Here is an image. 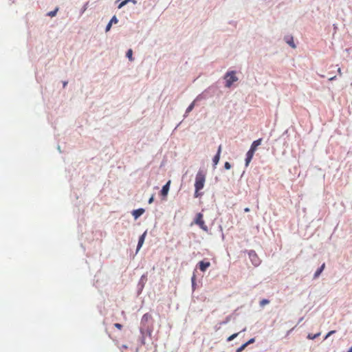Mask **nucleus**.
Wrapping results in <instances>:
<instances>
[{
    "label": "nucleus",
    "mask_w": 352,
    "mask_h": 352,
    "mask_svg": "<svg viewBox=\"0 0 352 352\" xmlns=\"http://www.w3.org/2000/svg\"><path fill=\"white\" fill-rule=\"evenodd\" d=\"M170 185V181L169 180L163 187L161 190V194L162 196L166 197L168 195L169 188Z\"/></svg>",
    "instance_id": "7"
},
{
    "label": "nucleus",
    "mask_w": 352,
    "mask_h": 352,
    "mask_svg": "<svg viewBox=\"0 0 352 352\" xmlns=\"http://www.w3.org/2000/svg\"><path fill=\"white\" fill-rule=\"evenodd\" d=\"M109 22L111 23H117L118 22V20L116 16H113Z\"/></svg>",
    "instance_id": "22"
},
{
    "label": "nucleus",
    "mask_w": 352,
    "mask_h": 352,
    "mask_svg": "<svg viewBox=\"0 0 352 352\" xmlns=\"http://www.w3.org/2000/svg\"><path fill=\"white\" fill-rule=\"evenodd\" d=\"M254 154V151L249 150L246 153L245 165L248 166L251 162Z\"/></svg>",
    "instance_id": "8"
},
{
    "label": "nucleus",
    "mask_w": 352,
    "mask_h": 352,
    "mask_svg": "<svg viewBox=\"0 0 352 352\" xmlns=\"http://www.w3.org/2000/svg\"><path fill=\"white\" fill-rule=\"evenodd\" d=\"M144 212V209L139 208L137 210H134L132 212V214L135 219L139 218L143 213Z\"/></svg>",
    "instance_id": "9"
},
{
    "label": "nucleus",
    "mask_w": 352,
    "mask_h": 352,
    "mask_svg": "<svg viewBox=\"0 0 352 352\" xmlns=\"http://www.w3.org/2000/svg\"><path fill=\"white\" fill-rule=\"evenodd\" d=\"M126 56L129 59L130 61L133 60V50L131 49H129L126 52Z\"/></svg>",
    "instance_id": "14"
},
{
    "label": "nucleus",
    "mask_w": 352,
    "mask_h": 352,
    "mask_svg": "<svg viewBox=\"0 0 352 352\" xmlns=\"http://www.w3.org/2000/svg\"><path fill=\"white\" fill-rule=\"evenodd\" d=\"M154 200V197L152 195L150 199H148V204H152Z\"/></svg>",
    "instance_id": "28"
},
{
    "label": "nucleus",
    "mask_w": 352,
    "mask_h": 352,
    "mask_svg": "<svg viewBox=\"0 0 352 352\" xmlns=\"http://www.w3.org/2000/svg\"><path fill=\"white\" fill-rule=\"evenodd\" d=\"M198 265L199 270L204 272L210 266V263L209 261H201Z\"/></svg>",
    "instance_id": "4"
},
{
    "label": "nucleus",
    "mask_w": 352,
    "mask_h": 352,
    "mask_svg": "<svg viewBox=\"0 0 352 352\" xmlns=\"http://www.w3.org/2000/svg\"><path fill=\"white\" fill-rule=\"evenodd\" d=\"M67 82H63V87H65L67 85Z\"/></svg>",
    "instance_id": "33"
},
{
    "label": "nucleus",
    "mask_w": 352,
    "mask_h": 352,
    "mask_svg": "<svg viewBox=\"0 0 352 352\" xmlns=\"http://www.w3.org/2000/svg\"><path fill=\"white\" fill-rule=\"evenodd\" d=\"M224 167L226 169L229 170L231 168V165L229 162H226L224 164Z\"/></svg>",
    "instance_id": "24"
},
{
    "label": "nucleus",
    "mask_w": 352,
    "mask_h": 352,
    "mask_svg": "<svg viewBox=\"0 0 352 352\" xmlns=\"http://www.w3.org/2000/svg\"><path fill=\"white\" fill-rule=\"evenodd\" d=\"M221 152V145H219V146L218 148V150H217V153L214 155V157H213V160H212L213 164H214V166H216V165L219 162Z\"/></svg>",
    "instance_id": "5"
},
{
    "label": "nucleus",
    "mask_w": 352,
    "mask_h": 352,
    "mask_svg": "<svg viewBox=\"0 0 352 352\" xmlns=\"http://www.w3.org/2000/svg\"><path fill=\"white\" fill-rule=\"evenodd\" d=\"M239 333H234V334L231 335L230 336H229L227 338V341L228 342H230V341L233 340L234 339H235L239 336Z\"/></svg>",
    "instance_id": "17"
},
{
    "label": "nucleus",
    "mask_w": 352,
    "mask_h": 352,
    "mask_svg": "<svg viewBox=\"0 0 352 352\" xmlns=\"http://www.w3.org/2000/svg\"><path fill=\"white\" fill-rule=\"evenodd\" d=\"M151 319V315L146 313L145 314H144V316H142V322H146L148 321V320Z\"/></svg>",
    "instance_id": "15"
},
{
    "label": "nucleus",
    "mask_w": 352,
    "mask_h": 352,
    "mask_svg": "<svg viewBox=\"0 0 352 352\" xmlns=\"http://www.w3.org/2000/svg\"><path fill=\"white\" fill-rule=\"evenodd\" d=\"M206 182V173L204 170H199L195 177V197H198L201 195V193H199V190H201L204 186Z\"/></svg>",
    "instance_id": "1"
},
{
    "label": "nucleus",
    "mask_w": 352,
    "mask_h": 352,
    "mask_svg": "<svg viewBox=\"0 0 352 352\" xmlns=\"http://www.w3.org/2000/svg\"><path fill=\"white\" fill-rule=\"evenodd\" d=\"M261 142H262V139L261 138H259L255 141H254L251 145V147L250 148V150L251 151H256L257 147L261 145Z\"/></svg>",
    "instance_id": "10"
},
{
    "label": "nucleus",
    "mask_w": 352,
    "mask_h": 352,
    "mask_svg": "<svg viewBox=\"0 0 352 352\" xmlns=\"http://www.w3.org/2000/svg\"><path fill=\"white\" fill-rule=\"evenodd\" d=\"M338 74H339L340 76H342V71H341V69H340V68H338Z\"/></svg>",
    "instance_id": "29"
},
{
    "label": "nucleus",
    "mask_w": 352,
    "mask_h": 352,
    "mask_svg": "<svg viewBox=\"0 0 352 352\" xmlns=\"http://www.w3.org/2000/svg\"><path fill=\"white\" fill-rule=\"evenodd\" d=\"M324 267H325V264H324V263H323V264L320 266V268H318V269L316 270V272H315V274H314V278H317V277H318V276L320 275V274L322 273V272L324 270Z\"/></svg>",
    "instance_id": "11"
},
{
    "label": "nucleus",
    "mask_w": 352,
    "mask_h": 352,
    "mask_svg": "<svg viewBox=\"0 0 352 352\" xmlns=\"http://www.w3.org/2000/svg\"><path fill=\"white\" fill-rule=\"evenodd\" d=\"M347 352H352V346L349 349Z\"/></svg>",
    "instance_id": "34"
},
{
    "label": "nucleus",
    "mask_w": 352,
    "mask_h": 352,
    "mask_svg": "<svg viewBox=\"0 0 352 352\" xmlns=\"http://www.w3.org/2000/svg\"><path fill=\"white\" fill-rule=\"evenodd\" d=\"M195 107V101H193L186 109V113H190Z\"/></svg>",
    "instance_id": "16"
},
{
    "label": "nucleus",
    "mask_w": 352,
    "mask_h": 352,
    "mask_svg": "<svg viewBox=\"0 0 352 352\" xmlns=\"http://www.w3.org/2000/svg\"><path fill=\"white\" fill-rule=\"evenodd\" d=\"M334 79H336V76H333V77H331V78H329L330 80H333Z\"/></svg>",
    "instance_id": "32"
},
{
    "label": "nucleus",
    "mask_w": 352,
    "mask_h": 352,
    "mask_svg": "<svg viewBox=\"0 0 352 352\" xmlns=\"http://www.w3.org/2000/svg\"><path fill=\"white\" fill-rule=\"evenodd\" d=\"M336 333V331L334 330H332V331H330L326 336L325 338H327L329 336H330L331 335L333 334Z\"/></svg>",
    "instance_id": "27"
},
{
    "label": "nucleus",
    "mask_w": 352,
    "mask_h": 352,
    "mask_svg": "<svg viewBox=\"0 0 352 352\" xmlns=\"http://www.w3.org/2000/svg\"><path fill=\"white\" fill-rule=\"evenodd\" d=\"M285 41L292 48H296V45L292 37H287L285 38Z\"/></svg>",
    "instance_id": "12"
},
{
    "label": "nucleus",
    "mask_w": 352,
    "mask_h": 352,
    "mask_svg": "<svg viewBox=\"0 0 352 352\" xmlns=\"http://www.w3.org/2000/svg\"><path fill=\"white\" fill-rule=\"evenodd\" d=\"M254 341H255L254 338H251L247 342H245L244 344H245V346H248L249 344L254 343Z\"/></svg>",
    "instance_id": "23"
},
{
    "label": "nucleus",
    "mask_w": 352,
    "mask_h": 352,
    "mask_svg": "<svg viewBox=\"0 0 352 352\" xmlns=\"http://www.w3.org/2000/svg\"><path fill=\"white\" fill-rule=\"evenodd\" d=\"M114 326H115V327H116L117 329H118L120 330H121L122 328V325L120 323H115Z\"/></svg>",
    "instance_id": "25"
},
{
    "label": "nucleus",
    "mask_w": 352,
    "mask_h": 352,
    "mask_svg": "<svg viewBox=\"0 0 352 352\" xmlns=\"http://www.w3.org/2000/svg\"><path fill=\"white\" fill-rule=\"evenodd\" d=\"M247 346H245V344H242L239 348H238L236 350V352H241L242 351H243Z\"/></svg>",
    "instance_id": "20"
},
{
    "label": "nucleus",
    "mask_w": 352,
    "mask_h": 352,
    "mask_svg": "<svg viewBox=\"0 0 352 352\" xmlns=\"http://www.w3.org/2000/svg\"><path fill=\"white\" fill-rule=\"evenodd\" d=\"M111 25H112V23L109 22V23L107 24V25L106 27V32H108L110 30Z\"/></svg>",
    "instance_id": "26"
},
{
    "label": "nucleus",
    "mask_w": 352,
    "mask_h": 352,
    "mask_svg": "<svg viewBox=\"0 0 352 352\" xmlns=\"http://www.w3.org/2000/svg\"><path fill=\"white\" fill-rule=\"evenodd\" d=\"M146 232H144L139 238V241H138V246H137V250H136V252H138L140 249L142 248L144 242V239H145V237H146Z\"/></svg>",
    "instance_id": "6"
},
{
    "label": "nucleus",
    "mask_w": 352,
    "mask_h": 352,
    "mask_svg": "<svg viewBox=\"0 0 352 352\" xmlns=\"http://www.w3.org/2000/svg\"><path fill=\"white\" fill-rule=\"evenodd\" d=\"M129 1H132L133 3H136V1L135 0H124L123 1H122L119 6H118V8H122L124 5H126L128 2Z\"/></svg>",
    "instance_id": "13"
},
{
    "label": "nucleus",
    "mask_w": 352,
    "mask_h": 352,
    "mask_svg": "<svg viewBox=\"0 0 352 352\" xmlns=\"http://www.w3.org/2000/svg\"><path fill=\"white\" fill-rule=\"evenodd\" d=\"M58 10V8H56L54 10L48 12L47 15L51 16V17H53V16H54L56 14Z\"/></svg>",
    "instance_id": "18"
},
{
    "label": "nucleus",
    "mask_w": 352,
    "mask_h": 352,
    "mask_svg": "<svg viewBox=\"0 0 352 352\" xmlns=\"http://www.w3.org/2000/svg\"><path fill=\"white\" fill-rule=\"evenodd\" d=\"M226 87H230L233 82L238 80V78L235 75V72L232 71L228 72L225 76Z\"/></svg>",
    "instance_id": "3"
},
{
    "label": "nucleus",
    "mask_w": 352,
    "mask_h": 352,
    "mask_svg": "<svg viewBox=\"0 0 352 352\" xmlns=\"http://www.w3.org/2000/svg\"><path fill=\"white\" fill-rule=\"evenodd\" d=\"M269 303H270V300H268L267 299H263L262 300L260 301V305L261 307H264L265 305H266Z\"/></svg>",
    "instance_id": "19"
},
{
    "label": "nucleus",
    "mask_w": 352,
    "mask_h": 352,
    "mask_svg": "<svg viewBox=\"0 0 352 352\" xmlns=\"http://www.w3.org/2000/svg\"><path fill=\"white\" fill-rule=\"evenodd\" d=\"M244 211H245V212H248L250 211V208H245L244 209Z\"/></svg>",
    "instance_id": "31"
},
{
    "label": "nucleus",
    "mask_w": 352,
    "mask_h": 352,
    "mask_svg": "<svg viewBox=\"0 0 352 352\" xmlns=\"http://www.w3.org/2000/svg\"><path fill=\"white\" fill-rule=\"evenodd\" d=\"M195 280V276L193 275V276L192 277V284H194V282Z\"/></svg>",
    "instance_id": "30"
},
{
    "label": "nucleus",
    "mask_w": 352,
    "mask_h": 352,
    "mask_svg": "<svg viewBox=\"0 0 352 352\" xmlns=\"http://www.w3.org/2000/svg\"><path fill=\"white\" fill-rule=\"evenodd\" d=\"M319 335H320V333H317V334H315V335L309 334L307 338L309 339L313 340V339L316 338Z\"/></svg>",
    "instance_id": "21"
},
{
    "label": "nucleus",
    "mask_w": 352,
    "mask_h": 352,
    "mask_svg": "<svg viewBox=\"0 0 352 352\" xmlns=\"http://www.w3.org/2000/svg\"><path fill=\"white\" fill-rule=\"evenodd\" d=\"M194 223L199 226L205 232L208 231V226L206 225L204 220V215L202 213L199 212L197 214Z\"/></svg>",
    "instance_id": "2"
}]
</instances>
